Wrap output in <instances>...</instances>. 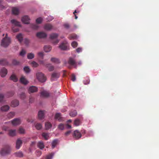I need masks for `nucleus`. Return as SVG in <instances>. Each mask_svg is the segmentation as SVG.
I'll return each instance as SVG.
<instances>
[{
    "instance_id": "obj_5",
    "label": "nucleus",
    "mask_w": 159,
    "mask_h": 159,
    "mask_svg": "<svg viewBox=\"0 0 159 159\" xmlns=\"http://www.w3.org/2000/svg\"><path fill=\"white\" fill-rule=\"evenodd\" d=\"M73 137L76 139H78L81 137V134L77 130H75L74 131Z\"/></svg>"
},
{
    "instance_id": "obj_33",
    "label": "nucleus",
    "mask_w": 159,
    "mask_h": 159,
    "mask_svg": "<svg viewBox=\"0 0 159 159\" xmlns=\"http://www.w3.org/2000/svg\"><path fill=\"white\" fill-rule=\"evenodd\" d=\"M15 113L14 112H11L7 115L9 119L13 118L15 116Z\"/></svg>"
},
{
    "instance_id": "obj_44",
    "label": "nucleus",
    "mask_w": 159,
    "mask_h": 159,
    "mask_svg": "<svg viewBox=\"0 0 159 159\" xmlns=\"http://www.w3.org/2000/svg\"><path fill=\"white\" fill-rule=\"evenodd\" d=\"M4 96L3 94H0V102H2L4 101Z\"/></svg>"
},
{
    "instance_id": "obj_15",
    "label": "nucleus",
    "mask_w": 159,
    "mask_h": 159,
    "mask_svg": "<svg viewBox=\"0 0 159 159\" xmlns=\"http://www.w3.org/2000/svg\"><path fill=\"white\" fill-rule=\"evenodd\" d=\"M47 78L45 75L40 72V83H43L46 81Z\"/></svg>"
},
{
    "instance_id": "obj_58",
    "label": "nucleus",
    "mask_w": 159,
    "mask_h": 159,
    "mask_svg": "<svg viewBox=\"0 0 159 159\" xmlns=\"http://www.w3.org/2000/svg\"><path fill=\"white\" fill-rule=\"evenodd\" d=\"M79 11H77L76 10H75V11L74 12H73V14L75 16V19H76L78 18V17L76 16V15L75 13H79Z\"/></svg>"
},
{
    "instance_id": "obj_20",
    "label": "nucleus",
    "mask_w": 159,
    "mask_h": 159,
    "mask_svg": "<svg viewBox=\"0 0 159 159\" xmlns=\"http://www.w3.org/2000/svg\"><path fill=\"white\" fill-rule=\"evenodd\" d=\"M11 22L12 24L15 25V26H18L19 27L21 26L20 23L15 20L13 19L11 20Z\"/></svg>"
},
{
    "instance_id": "obj_47",
    "label": "nucleus",
    "mask_w": 159,
    "mask_h": 159,
    "mask_svg": "<svg viewBox=\"0 0 159 159\" xmlns=\"http://www.w3.org/2000/svg\"><path fill=\"white\" fill-rule=\"evenodd\" d=\"M26 95L25 93H21L20 94V97L22 99H24L25 98Z\"/></svg>"
},
{
    "instance_id": "obj_21",
    "label": "nucleus",
    "mask_w": 159,
    "mask_h": 159,
    "mask_svg": "<svg viewBox=\"0 0 159 159\" xmlns=\"http://www.w3.org/2000/svg\"><path fill=\"white\" fill-rule=\"evenodd\" d=\"M52 126V124L49 122H47L45 123V128L46 130H48Z\"/></svg>"
},
{
    "instance_id": "obj_35",
    "label": "nucleus",
    "mask_w": 159,
    "mask_h": 159,
    "mask_svg": "<svg viewBox=\"0 0 159 159\" xmlns=\"http://www.w3.org/2000/svg\"><path fill=\"white\" fill-rule=\"evenodd\" d=\"M46 112V111H45L40 110V120L44 118Z\"/></svg>"
},
{
    "instance_id": "obj_56",
    "label": "nucleus",
    "mask_w": 159,
    "mask_h": 159,
    "mask_svg": "<svg viewBox=\"0 0 159 159\" xmlns=\"http://www.w3.org/2000/svg\"><path fill=\"white\" fill-rule=\"evenodd\" d=\"M26 52L24 50H22V51L20 52V55L22 56H23L25 54Z\"/></svg>"
},
{
    "instance_id": "obj_57",
    "label": "nucleus",
    "mask_w": 159,
    "mask_h": 159,
    "mask_svg": "<svg viewBox=\"0 0 159 159\" xmlns=\"http://www.w3.org/2000/svg\"><path fill=\"white\" fill-rule=\"evenodd\" d=\"M34 98L32 97H30L29 99V102L31 103H32L34 101Z\"/></svg>"
},
{
    "instance_id": "obj_48",
    "label": "nucleus",
    "mask_w": 159,
    "mask_h": 159,
    "mask_svg": "<svg viewBox=\"0 0 159 159\" xmlns=\"http://www.w3.org/2000/svg\"><path fill=\"white\" fill-rule=\"evenodd\" d=\"M32 66L33 67H36L38 66L39 64L34 61H33L31 62V63Z\"/></svg>"
},
{
    "instance_id": "obj_26",
    "label": "nucleus",
    "mask_w": 159,
    "mask_h": 159,
    "mask_svg": "<svg viewBox=\"0 0 159 159\" xmlns=\"http://www.w3.org/2000/svg\"><path fill=\"white\" fill-rule=\"evenodd\" d=\"M52 49L51 47L49 45L45 46L44 47V51L46 52H50Z\"/></svg>"
},
{
    "instance_id": "obj_64",
    "label": "nucleus",
    "mask_w": 159,
    "mask_h": 159,
    "mask_svg": "<svg viewBox=\"0 0 159 159\" xmlns=\"http://www.w3.org/2000/svg\"><path fill=\"white\" fill-rule=\"evenodd\" d=\"M76 50L78 52H79L82 51V48H79L76 49Z\"/></svg>"
},
{
    "instance_id": "obj_6",
    "label": "nucleus",
    "mask_w": 159,
    "mask_h": 159,
    "mask_svg": "<svg viewBox=\"0 0 159 159\" xmlns=\"http://www.w3.org/2000/svg\"><path fill=\"white\" fill-rule=\"evenodd\" d=\"M7 73V70L5 68H3L1 70L0 75L1 77H3L5 76Z\"/></svg>"
},
{
    "instance_id": "obj_52",
    "label": "nucleus",
    "mask_w": 159,
    "mask_h": 159,
    "mask_svg": "<svg viewBox=\"0 0 159 159\" xmlns=\"http://www.w3.org/2000/svg\"><path fill=\"white\" fill-rule=\"evenodd\" d=\"M12 64L15 65H18L19 64V62L16 60H14L12 61Z\"/></svg>"
},
{
    "instance_id": "obj_29",
    "label": "nucleus",
    "mask_w": 159,
    "mask_h": 159,
    "mask_svg": "<svg viewBox=\"0 0 159 159\" xmlns=\"http://www.w3.org/2000/svg\"><path fill=\"white\" fill-rule=\"evenodd\" d=\"M8 63L6 59H3L0 60V64L2 65L5 66L7 65Z\"/></svg>"
},
{
    "instance_id": "obj_13",
    "label": "nucleus",
    "mask_w": 159,
    "mask_h": 159,
    "mask_svg": "<svg viewBox=\"0 0 159 159\" xmlns=\"http://www.w3.org/2000/svg\"><path fill=\"white\" fill-rule=\"evenodd\" d=\"M22 144V142L20 139H18L16 143V148L17 149H19Z\"/></svg>"
},
{
    "instance_id": "obj_7",
    "label": "nucleus",
    "mask_w": 159,
    "mask_h": 159,
    "mask_svg": "<svg viewBox=\"0 0 159 159\" xmlns=\"http://www.w3.org/2000/svg\"><path fill=\"white\" fill-rule=\"evenodd\" d=\"M12 125L14 126H16L20 124L21 122L19 118H15L11 121Z\"/></svg>"
},
{
    "instance_id": "obj_36",
    "label": "nucleus",
    "mask_w": 159,
    "mask_h": 159,
    "mask_svg": "<svg viewBox=\"0 0 159 159\" xmlns=\"http://www.w3.org/2000/svg\"><path fill=\"white\" fill-rule=\"evenodd\" d=\"M15 155L16 156L19 157H22L23 156V154L22 152L20 151L16 152L15 153Z\"/></svg>"
},
{
    "instance_id": "obj_54",
    "label": "nucleus",
    "mask_w": 159,
    "mask_h": 159,
    "mask_svg": "<svg viewBox=\"0 0 159 159\" xmlns=\"http://www.w3.org/2000/svg\"><path fill=\"white\" fill-rule=\"evenodd\" d=\"M76 78L74 74H72L71 76V80L73 81H75V80Z\"/></svg>"
},
{
    "instance_id": "obj_8",
    "label": "nucleus",
    "mask_w": 159,
    "mask_h": 159,
    "mask_svg": "<svg viewBox=\"0 0 159 159\" xmlns=\"http://www.w3.org/2000/svg\"><path fill=\"white\" fill-rule=\"evenodd\" d=\"M30 20V18L27 16H23L21 19L22 21L25 24H28L29 23Z\"/></svg>"
},
{
    "instance_id": "obj_4",
    "label": "nucleus",
    "mask_w": 159,
    "mask_h": 159,
    "mask_svg": "<svg viewBox=\"0 0 159 159\" xmlns=\"http://www.w3.org/2000/svg\"><path fill=\"white\" fill-rule=\"evenodd\" d=\"M58 36V34L55 33H52L50 34V39L52 40H55L54 41H53V43L56 44L59 42V40L57 39Z\"/></svg>"
},
{
    "instance_id": "obj_50",
    "label": "nucleus",
    "mask_w": 159,
    "mask_h": 159,
    "mask_svg": "<svg viewBox=\"0 0 159 159\" xmlns=\"http://www.w3.org/2000/svg\"><path fill=\"white\" fill-rule=\"evenodd\" d=\"M78 43L77 42L75 41H73L71 43V46L74 48H75L77 47Z\"/></svg>"
},
{
    "instance_id": "obj_27",
    "label": "nucleus",
    "mask_w": 159,
    "mask_h": 159,
    "mask_svg": "<svg viewBox=\"0 0 159 159\" xmlns=\"http://www.w3.org/2000/svg\"><path fill=\"white\" fill-rule=\"evenodd\" d=\"M42 136L45 140H47L48 139L49 137V134L47 133H43L42 134Z\"/></svg>"
},
{
    "instance_id": "obj_9",
    "label": "nucleus",
    "mask_w": 159,
    "mask_h": 159,
    "mask_svg": "<svg viewBox=\"0 0 159 159\" xmlns=\"http://www.w3.org/2000/svg\"><path fill=\"white\" fill-rule=\"evenodd\" d=\"M16 129H9L8 130V135L11 137H13L16 135Z\"/></svg>"
},
{
    "instance_id": "obj_37",
    "label": "nucleus",
    "mask_w": 159,
    "mask_h": 159,
    "mask_svg": "<svg viewBox=\"0 0 159 159\" xmlns=\"http://www.w3.org/2000/svg\"><path fill=\"white\" fill-rule=\"evenodd\" d=\"M65 128V125L61 123L59 124L58 126V129L61 130H63Z\"/></svg>"
},
{
    "instance_id": "obj_30",
    "label": "nucleus",
    "mask_w": 159,
    "mask_h": 159,
    "mask_svg": "<svg viewBox=\"0 0 159 159\" xmlns=\"http://www.w3.org/2000/svg\"><path fill=\"white\" fill-rule=\"evenodd\" d=\"M16 38L20 43H21L23 40V37L21 34H19L16 36Z\"/></svg>"
},
{
    "instance_id": "obj_31",
    "label": "nucleus",
    "mask_w": 159,
    "mask_h": 159,
    "mask_svg": "<svg viewBox=\"0 0 159 159\" xmlns=\"http://www.w3.org/2000/svg\"><path fill=\"white\" fill-rule=\"evenodd\" d=\"M68 38L70 40L75 39L77 38V36L75 34H70L69 36V37H68Z\"/></svg>"
},
{
    "instance_id": "obj_62",
    "label": "nucleus",
    "mask_w": 159,
    "mask_h": 159,
    "mask_svg": "<svg viewBox=\"0 0 159 159\" xmlns=\"http://www.w3.org/2000/svg\"><path fill=\"white\" fill-rule=\"evenodd\" d=\"M53 19V18L51 16H49L48 18L47 19V20L48 21H50L52 20Z\"/></svg>"
},
{
    "instance_id": "obj_51",
    "label": "nucleus",
    "mask_w": 159,
    "mask_h": 159,
    "mask_svg": "<svg viewBox=\"0 0 159 159\" xmlns=\"http://www.w3.org/2000/svg\"><path fill=\"white\" fill-rule=\"evenodd\" d=\"M19 133L20 134H24L25 133L24 129L22 127L19 128L18 130Z\"/></svg>"
},
{
    "instance_id": "obj_17",
    "label": "nucleus",
    "mask_w": 159,
    "mask_h": 159,
    "mask_svg": "<svg viewBox=\"0 0 159 159\" xmlns=\"http://www.w3.org/2000/svg\"><path fill=\"white\" fill-rule=\"evenodd\" d=\"M52 26L50 24H46L44 25V29L47 30H50L52 28Z\"/></svg>"
},
{
    "instance_id": "obj_12",
    "label": "nucleus",
    "mask_w": 159,
    "mask_h": 159,
    "mask_svg": "<svg viewBox=\"0 0 159 159\" xmlns=\"http://www.w3.org/2000/svg\"><path fill=\"white\" fill-rule=\"evenodd\" d=\"M37 91V88L35 86H32L30 87L28 90L29 93H33L36 92Z\"/></svg>"
},
{
    "instance_id": "obj_23",
    "label": "nucleus",
    "mask_w": 159,
    "mask_h": 159,
    "mask_svg": "<svg viewBox=\"0 0 159 159\" xmlns=\"http://www.w3.org/2000/svg\"><path fill=\"white\" fill-rule=\"evenodd\" d=\"M12 12L13 14L17 15L19 12V10L16 7H13L12 9Z\"/></svg>"
},
{
    "instance_id": "obj_22",
    "label": "nucleus",
    "mask_w": 159,
    "mask_h": 159,
    "mask_svg": "<svg viewBox=\"0 0 159 159\" xmlns=\"http://www.w3.org/2000/svg\"><path fill=\"white\" fill-rule=\"evenodd\" d=\"M59 142L58 140L57 139L54 140L52 143V148H54L58 144Z\"/></svg>"
},
{
    "instance_id": "obj_34",
    "label": "nucleus",
    "mask_w": 159,
    "mask_h": 159,
    "mask_svg": "<svg viewBox=\"0 0 159 159\" xmlns=\"http://www.w3.org/2000/svg\"><path fill=\"white\" fill-rule=\"evenodd\" d=\"M46 67L48 68V70L50 71H52L54 70V67L53 66L51 65V64H48L46 65Z\"/></svg>"
},
{
    "instance_id": "obj_39",
    "label": "nucleus",
    "mask_w": 159,
    "mask_h": 159,
    "mask_svg": "<svg viewBox=\"0 0 159 159\" xmlns=\"http://www.w3.org/2000/svg\"><path fill=\"white\" fill-rule=\"evenodd\" d=\"M34 57V55L32 53H29L27 54V58L28 59H31Z\"/></svg>"
},
{
    "instance_id": "obj_38",
    "label": "nucleus",
    "mask_w": 159,
    "mask_h": 159,
    "mask_svg": "<svg viewBox=\"0 0 159 159\" xmlns=\"http://www.w3.org/2000/svg\"><path fill=\"white\" fill-rule=\"evenodd\" d=\"M77 114V112L75 110L73 111L70 113V115L72 117L75 116Z\"/></svg>"
},
{
    "instance_id": "obj_61",
    "label": "nucleus",
    "mask_w": 159,
    "mask_h": 159,
    "mask_svg": "<svg viewBox=\"0 0 159 159\" xmlns=\"http://www.w3.org/2000/svg\"><path fill=\"white\" fill-rule=\"evenodd\" d=\"M64 27L66 29H68L70 27V25L68 23H66L64 24Z\"/></svg>"
},
{
    "instance_id": "obj_3",
    "label": "nucleus",
    "mask_w": 159,
    "mask_h": 159,
    "mask_svg": "<svg viewBox=\"0 0 159 159\" xmlns=\"http://www.w3.org/2000/svg\"><path fill=\"white\" fill-rule=\"evenodd\" d=\"M67 63L70 65L69 66V68H70V66H73L74 68H76L77 67V63L75 60L74 58L72 57H70Z\"/></svg>"
},
{
    "instance_id": "obj_19",
    "label": "nucleus",
    "mask_w": 159,
    "mask_h": 159,
    "mask_svg": "<svg viewBox=\"0 0 159 159\" xmlns=\"http://www.w3.org/2000/svg\"><path fill=\"white\" fill-rule=\"evenodd\" d=\"M9 108L10 107L8 105H5L1 107V110L2 111H6L9 110Z\"/></svg>"
},
{
    "instance_id": "obj_11",
    "label": "nucleus",
    "mask_w": 159,
    "mask_h": 159,
    "mask_svg": "<svg viewBox=\"0 0 159 159\" xmlns=\"http://www.w3.org/2000/svg\"><path fill=\"white\" fill-rule=\"evenodd\" d=\"M19 105V102L17 100H13L11 103V106L13 107H16Z\"/></svg>"
},
{
    "instance_id": "obj_32",
    "label": "nucleus",
    "mask_w": 159,
    "mask_h": 159,
    "mask_svg": "<svg viewBox=\"0 0 159 159\" xmlns=\"http://www.w3.org/2000/svg\"><path fill=\"white\" fill-rule=\"evenodd\" d=\"M30 27L34 30H37L39 28V26L35 24H30Z\"/></svg>"
},
{
    "instance_id": "obj_46",
    "label": "nucleus",
    "mask_w": 159,
    "mask_h": 159,
    "mask_svg": "<svg viewBox=\"0 0 159 159\" xmlns=\"http://www.w3.org/2000/svg\"><path fill=\"white\" fill-rule=\"evenodd\" d=\"M47 34L44 32H40V38H45L47 37Z\"/></svg>"
},
{
    "instance_id": "obj_10",
    "label": "nucleus",
    "mask_w": 159,
    "mask_h": 159,
    "mask_svg": "<svg viewBox=\"0 0 159 159\" xmlns=\"http://www.w3.org/2000/svg\"><path fill=\"white\" fill-rule=\"evenodd\" d=\"M67 42L62 43L59 46V48L62 50H65L67 49Z\"/></svg>"
},
{
    "instance_id": "obj_43",
    "label": "nucleus",
    "mask_w": 159,
    "mask_h": 159,
    "mask_svg": "<svg viewBox=\"0 0 159 159\" xmlns=\"http://www.w3.org/2000/svg\"><path fill=\"white\" fill-rule=\"evenodd\" d=\"M24 71L27 73H29L30 71V70L28 66H25L24 68Z\"/></svg>"
},
{
    "instance_id": "obj_25",
    "label": "nucleus",
    "mask_w": 159,
    "mask_h": 159,
    "mask_svg": "<svg viewBox=\"0 0 159 159\" xmlns=\"http://www.w3.org/2000/svg\"><path fill=\"white\" fill-rule=\"evenodd\" d=\"M51 61L52 62L55 63L57 64L60 63L59 60L55 57H52L51 59Z\"/></svg>"
},
{
    "instance_id": "obj_60",
    "label": "nucleus",
    "mask_w": 159,
    "mask_h": 159,
    "mask_svg": "<svg viewBox=\"0 0 159 159\" xmlns=\"http://www.w3.org/2000/svg\"><path fill=\"white\" fill-rule=\"evenodd\" d=\"M44 146L42 142L40 141V149H42L44 148Z\"/></svg>"
},
{
    "instance_id": "obj_40",
    "label": "nucleus",
    "mask_w": 159,
    "mask_h": 159,
    "mask_svg": "<svg viewBox=\"0 0 159 159\" xmlns=\"http://www.w3.org/2000/svg\"><path fill=\"white\" fill-rule=\"evenodd\" d=\"M90 80L89 77H86L85 80L83 81V83L85 85L88 84L89 83Z\"/></svg>"
},
{
    "instance_id": "obj_24",
    "label": "nucleus",
    "mask_w": 159,
    "mask_h": 159,
    "mask_svg": "<svg viewBox=\"0 0 159 159\" xmlns=\"http://www.w3.org/2000/svg\"><path fill=\"white\" fill-rule=\"evenodd\" d=\"M11 80H13L14 82H16L18 81V79L16 76L14 74H13L10 77Z\"/></svg>"
},
{
    "instance_id": "obj_42",
    "label": "nucleus",
    "mask_w": 159,
    "mask_h": 159,
    "mask_svg": "<svg viewBox=\"0 0 159 159\" xmlns=\"http://www.w3.org/2000/svg\"><path fill=\"white\" fill-rule=\"evenodd\" d=\"M3 4V1L2 0H0V8L1 9H3L6 8L5 6H4Z\"/></svg>"
},
{
    "instance_id": "obj_63",
    "label": "nucleus",
    "mask_w": 159,
    "mask_h": 159,
    "mask_svg": "<svg viewBox=\"0 0 159 159\" xmlns=\"http://www.w3.org/2000/svg\"><path fill=\"white\" fill-rule=\"evenodd\" d=\"M71 132V131L70 130L68 131L65 133V135L66 136H67Z\"/></svg>"
},
{
    "instance_id": "obj_28",
    "label": "nucleus",
    "mask_w": 159,
    "mask_h": 159,
    "mask_svg": "<svg viewBox=\"0 0 159 159\" xmlns=\"http://www.w3.org/2000/svg\"><path fill=\"white\" fill-rule=\"evenodd\" d=\"M55 118L56 119L60 121H61V114L60 113H57L55 116Z\"/></svg>"
},
{
    "instance_id": "obj_49",
    "label": "nucleus",
    "mask_w": 159,
    "mask_h": 159,
    "mask_svg": "<svg viewBox=\"0 0 159 159\" xmlns=\"http://www.w3.org/2000/svg\"><path fill=\"white\" fill-rule=\"evenodd\" d=\"M12 30L14 32H16L19 31V28L16 26L13 27L12 28Z\"/></svg>"
},
{
    "instance_id": "obj_16",
    "label": "nucleus",
    "mask_w": 159,
    "mask_h": 159,
    "mask_svg": "<svg viewBox=\"0 0 159 159\" xmlns=\"http://www.w3.org/2000/svg\"><path fill=\"white\" fill-rule=\"evenodd\" d=\"M49 95V93L47 91L44 90L40 92V96H42L43 97H47Z\"/></svg>"
},
{
    "instance_id": "obj_59",
    "label": "nucleus",
    "mask_w": 159,
    "mask_h": 159,
    "mask_svg": "<svg viewBox=\"0 0 159 159\" xmlns=\"http://www.w3.org/2000/svg\"><path fill=\"white\" fill-rule=\"evenodd\" d=\"M36 76L37 79L39 81L40 80V73L38 72L36 74Z\"/></svg>"
},
{
    "instance_id": "obj_14",
    "label": "nucleus",
    "mask_w": 159,
    "mask_h": 159,
    "mask_svg": "<svg viewBox=\"0 0 159 159\" xmlns=\"http://www.w3.org/2000/svg\"><path fill=\"white\" fill-rule=\"evenodd\" d=\"M60 76V74L57 73H53L51 75V80H54L55 79L58 78Z\"/></svg>"
},
{
    "instance_id": "obj_55",
    "label": "nucleus",
    "mask_w": 159,
    "mask_h": 159,
    "mask_svg": "<svg viewBox=\"0 0 159 159\" xmlns=\"http://www.w3.org/2000/svg\"><path fill=\"white\" fill-rule=\"evenodd\" d=\"M24 42L26 45H28L29 43V40L27 39H25L24 40Z\"/></svg>"
},
{
    "instance_id": "obj_45",
    "label": "nucleus",
    "mask_w": 159,
    "mask_h": 159,
    "mask_svg": "<svg viewBox=\"0 0 159 159\" xmlns=\"http://www.w3.org/2000/svg\"><path fill=\"white\" fill-rule=\"evenodd\" d=\"M54 155V153H51L48 155L46 157V159H51Z\"/></svg>"
},
{
    "instance_id": "obj_2",
    "label": "nucleus",
    "mask_w": 159,
    "mask_h": 159,
    "mask_svg": "<svg viewBox=\"0 0 159 159\" xmlns=\"http://www.w3.org/2000/svg\"><path fill=\"white\" fill-rule=\"evenodd\" d=\"M7 35L6 34V37L2 39L1 42V45L4 47H7L10 43V39L7 37Z\"/></svg>"
},
{
    "instance_id": "obj_53",
    "label": "nucleus",
    "mask_w": 159,
    "mask_h": 159,
    "mask_svg": "<svg viewBox=\"0 0 159 159\" xmlns=\"http://www.w3.org/2000/svg\"><path fill=\"white\" fill-rule=\"evenodd\" d=\"M35 126L38 130L40 129V124L39 123H36L35 124Z\"/></svg>"
},
{
    "instance_id": "obj_18",
    "label": "nucleus",
    "mask_w": 159,
    "mask_h": 159,
    "mask_svg": "<svg viewBox=\"0 0 159 159\" xmlns=\"http://www.w3.org/2000/svg\"><path fill=\"white\" fill-rule=\"evenodd\" d=\"M20 82L26 85L28 83V81L26 80V79L23 76L21 77L20 79Z\"/></svg>"
},
{
    "instance_id": "obj_1",
    "label": "nucleus",
    "mask_w": 159,
    "mask_h": 159,
    "mask_svg": "<svg viewBox=\"0 0 159 159\" xmlns=\"http://www.w3.org/2000/svg\"><path fill=\"white\" fill-rule=\"evenodd\" d=\"M11 150L10 146L8 145H6L1 148L0 153L2 156H6L10 153Z\"/></svg>"
},
{
    "instance_id": "obj_41",
    "label": "nucleus",
    "mask_w": 159,
    "mask_h": 159,
    "mask_svg": "<svg viewBox=\"0 0 159 159\" xmlns=\"http://www.w3.org/2000/svg\"><path fill=\"white\" fill-rule=\"evenodd\" d=\"M80 123V120L78 119H76L74 122V124L76 126H79Z\"/></svg>"
}]
</instances>
